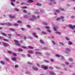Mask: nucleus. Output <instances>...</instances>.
Returning <instances> with one entry per match:
<instances>
[{
  "instance_id": "f257e3e1",
  "label": "nucleus",
  "mask_w": 75,
  "mask_h": 75,
  "mask_svg": "<svg viewBox=\"0 0 75 75\" xmlns=\"http://www.w3.org/2000/svg\"><path fill=\"white\" fill-rule=\"evenodd\" d=\"M71 49L68 48H67L65 49V53L67 55L70 54V52L71 51Z\"/></svg>"
},
{
  "instance_id": "f03ea898",
  "label": "nucleus",
  "mask_w": 75,
  "mask_h": 75,
  "mask_svg": "<svg viewBox=\"0 0 75 75\" xmlns=\"http://www.w3.org/2000/svg\"><path fill=\"white\" fill-rule=\"evenodd\" d=\"M14 41L15 42H16L15 44L16 45H17L18 46H20L21 45L20 43H18V41L16 40H14Z\"/></svg>"
},
{
  "instance_id": "7ed1b4c3",
  "label": "nucleus",
  "mask_w": 75,
  "mask_h": 75,
  "mask_svg": "<svg viewBox=\"0 0 75 75\" xmlns=\"http://www.w3.org/2000/svg\"><path fill=\"white\" fill-rule=\"evenodd\" d=\"M3 45L5 47H7L10 46V45H9V44H8L4 42L3 43Z\"/></svg>"
},
{
  "instance_id": "20e7f679",
  "label": "nucleus",
  "mask_w": 75,
  "mask_h": 75,
  "mask_svg": "<svg viewBox=\"0 0 75 75\" xmlns=\"http://www.w3.org/2000/svg\"><path fill=\"white\" fill-rule=\"evenodd\" d=\"M69 27H70V28H72V30H74V28H75V25L72 26V25L71 24H70L69 25Z\"/></svg>"
},
{
  "instance_id": "39448f33",
  "label": "nucleus",
  "mask_w": 75,
  "mask_h": 75,
  "mask_svg": "<svg viewBox=\"0 0 75 75\" xmlns=\"http://www.w3.org/2000/svg\"><path fill=\"white\" fill-rule=\"evenodd\" d=\"M41 67L42 68H43L45 70H47V69H48V67L45 66L44 65H42L41 66Z\"/></svg>"
},
{
  "instance_id": "423d86ee",
  "label": "nucleus",
  "mask_w": 75,
  "mask_h": 75,
  "mask_svg": "<svg viewBox=\"0 0 75 75\" xmlns=\"http://www.w3.org/2000/svg\"><path fill=\"white\" fill-rule=\"evenodd\" d=\"M33 35L34 37L35 38H38V36L37 35V33H33Z\"/></svg>"
},
{
  "instance_id": "0eeeda50",
  "label": "nucleus",
  "mask_w": 75,
  "mask_h": 75,
  "mask_svg": "<svg viewBox=\"0 0 75 75\" xmlns=\"http://www.w3.org/2000/svg\"><path fill=\"white\" fill-rule=\"evenodd\" d=\"M6 25H7L8 26H11V25H12V23L9 22H8L7 23H6Z\"/></svg>"
},
{
  "instance_id": "6e6552de",
  "label": "nucleus",
  "mask_w": 75,
  "mask_h": 75,
  "mask_svg": "<svg viewBox=\"0 0 75 75\" xmlns=\"http://www.w3.org/2000/svg\"><path fill=\"white\" fill-rule=\"evenodd\" d=\"M33 69L34 71H38V69L37 67H33Z\"/></svg>"
},
{
  "instance_id": "1a4fd4ad",
  "label": "nucleus",
  "mask_w": 75,
  "mask_h": 75,
  "mask_svg": "<svg viewBox=\"0 0 75 75\" xmlns=\"http://www.w3.org/2000/svg\"><path fill=\"white\" fill-rule=\"evenodd\" d=\"M7 35L9 36V39H11V37L12 36V35L10 34H8Z\"/></svg>"
},
{
  "instance_id": "9d476101",
  "label": "nucleus",
  "mask_w": 75,
  "mask_h": 75,
  "mask_svg": "<svg viewBox=\"0 0 75 75\" xmlns=\"http://www.w3.org/2000/svg\"><path fill=\"white\" fill-rule=\"evenodd\" d=\"M11 59L13 61H17V59L16 57H12L11 58Z\"/></svg>"
},
{
  "instance_id": "9b49d317",
  "label": "nucleus",
  "mask_w": 75,
  "mask_h": 75,
  "mask_svg": "<svg viewBox=\"0 0 75 75\" xmlns=\"http://www.w3.org/2000/svg\"><path fill=\"white\" fill-rule=\"evenodd\" d=\"M35 54L37 55H42V53H40L38 52H36Z\"/></svg>"
},
{
  "instance_id": "f8f14e48",
  "label": "nucleus",
  "mask_w": 75,
  "mask_h": 75,
  "mask_svg": "<svg viewBox=\"0 0 75 75\" xmlns=\"http://www.w3.org/2000/svg\"><path fill=\"white\" fill-rule=\"evenodd\" d=\"M33 2H34V1L33 0H29L27 1V3H33Z\"/></svg>"
},
{
  "instance_id": "ddd939ff",
  "label": "nucleus",
  "mask_w": 75,
  "mask_h": 75,
  "mask_svg": "<svg viewBox=\"0 0 75 75\" xmlns=\"http://www.w3.org/2000/svg\"><path fill=\"white\" fill-rule=\"evenodd\" d=\"M50 74L51 75H55V74L52 71H50Z\"/></svg>"
},
{
  "instance_id": "4468645a",
  "label": "nucleus",
  "mask_w": 75,
  "mask_h": 75,
  "mask_svg": "<svg viewBox=\"0 0 75 75\" xmlns=\"http://www.w3.org/2000/svg\"><path fill=\"white\" fill-rule=\"evenodd\" d=\"M10 30L12 31H16V30L12 28H10Z\"/></svg>"
},
{
  "instance_id": "2eb2a0df",
  "label": "nucleus",
  "mask_w": 75,
  "mask_h": 75,
  "mask_svg": "<svg viewBox=\"0 0 75 75\" xmlns=\"http://www.w3.org/2000/svg\"><path fill=\"white\" fill-rule=\"evenodd\" d=\"M28 52L29 54H33V51H32L31 50L28 51Z\"/></svg>"
},
{
  "instance_id": "dca6fc26",
  "label": "nucleus",
  "mask_w": 75,
  "mask_h": 75,
  "mask_svg": "<svg viewBox=\"0 0 75 75\" xmlns=\"http://www.w3.org/2000/svg\"><path fill=\"white\" fill-rule=\"evenodd\" d=\"M40 43H41V44H44L45 43V42H44V41L41 40H40Z\"/></svg>"
},
{
  "instance_id": "f3484780",
  "label": "nucleus",
  "mask_w": 75,
  "mask_h": 75,
  "mask_svg": "<svg viewBox=\"0 0 75 75\" xmlns=\"http://www.w3.org/2000/svg\"><path fill=\"white\" fill-rule=\"evenodd\" d=\"M72 44H73V43H72V42L70 41H69L68 42V44L69 45H72Z\"/></svg>"
},
{
  "instance_id": "a211bd4d",
  "label": "nucleus",
  "mask_w": 75,
  "mask_h": 75,
  "mask_svg": "<svg viewBox=\"0 0 75 75\" xmlns=\"http://www.w3.org/2000/svg\"><path fill=\"white\" fill-rule=\"evenodd\" d=\"M13 25L14 26H15L16 27H17V26H18L19 25L18 24L16 23H15L14 24H13Z\"/></svg>"
},
{
  "instance_id": "6ab92c4d",
  "label": "nucleus",
  "mask_w": 75,
  "mask_h": 75,
  "mask_svg": "<svg viewBox=\"0 0 75 75\" xmlns=\"http://www.w3.org/2000/svg\"><path fill=\"white\" fill-rule=\"evenodd\" d=\"M42 33L44 34V35H47V33L46 32H44V31L42 32Z\"/></svg>"
},
{
  "instance_id": "aec40b11",
  "label": "nucleus",
  "mask_w": 75,
  "mask_h": 75,
  "mask_svg": "<svg viewBox=\"0 0 75 75\" xmlns=\"http://www.w3.org/2000/svg\"><path fill=\"white\" fill-rule=\"evenodd\" d=\"M0 25H6V23H1Z\"/></svg>"
},
{
  "instance_id": "412c9836",
  "label": "nucleus",
  "mask_w": 75,
  "mask_h": 75,
  "mask_svg": "<svg viewBox=\"0 0 75 75\" xmlns=\"http://www.w3.org/2000/svg\"><path fill=\"white\" fill-rule=\"evenodd\" d=\"M18 51H19L20 52H22L23 51V49H21V48H19L18 49Z\"/></svg>"
},
{
  "instance_id": "4be33fe9",
  "label": "nucleus",
  "mask_w": 75,
  "mask_h": 75,
  "mask_svg": "<svg viewBox=\"0 0 75 75\" xmlns=\"http://www.w3.org/2000/svg\"><path fill=\"white\" fill-rule=\"evenodd\" d=\"M17 23H19V24H20L21 23H22V21H21L19 20V21H17Z\"/></svg>"
},
{
  "instance_id": "5701e85b",
  "label": "nucleus",
  "mask_w": 75,
  "mask_h": 75,
  "mask_svg": "<svg viewBox=\"0 0 75 75\" xmlns=\"http://www.w3.org/2000/svg\"><path fill=\"white\" fill-rule=\"evenodd\" d=\"M2 34L3 35H4V36H7V34L4 33H2Z\"/></svg>"
},
{
  "instance_id": "b1692460",
  "label": "nucleus",
  "mask_w": 75,
  "mask_h": 75,
  "mask_svg": "<svg viewBox=\"0 0 75 75\" xmlns=\"http://www.w3.org/2000/svg\"><path fill=\"white\" fill-rule=\"evenodd\" d=\"M29 20L31 21H34V20L33 18H30L29 19Z\"/></svg>"
},
{
  "instance_id": "393cba45",
  "label": "nucleus",
  "mask_w": 75,
  "mask_h": 75,
  "mask_svg": "<svg viewBox=\"0 0 75 75\" xmlns=\"http://www.w3.org/2000/svg\"><path fill=\"white\" fill-rule=\"evenodd\" d=\"M44 62H46V63H49V61L48 60H44Z\"/></svg>"
},
{
  "instance_id": "a878e982",
  "label": "nucleus",
  "mask_w": 75,
  "mask_h": 75,
  "mask_svg": "<svg viewBox=\"0 0 75 75\" xmlns=\"http://www.w3.org/2000/svg\"><path fill=\"white\" fill-rule=\"evenodd\" d=\"M7 52L8 53V54H12V52H11V51H8Z\"/></svg>"
},
{
  "instance_id": "bb28decb",
  "label": "nucleus",
  "mask_w": 75,
  "mask_h": 75,
  "mask_svg": "<svg viewBox=\"0 0 75 75\" xmlns=\"http://www.w3.org/2000/svg\"><path fill=\"white\" fill-rule=\"evenodd\" d=\"M43 24H44V25H48V23L46 22H44L43 23Z\"/></svg>"
},
{
  "instance_id": "cd10ccee",
  "label": "nucleus",
  "mask_w": 75,
  "mask_h": 75,
  "mask_svg": "<svg viewBox=\"0 0 75 75\" xmlns=\"http://www.w3.org/2000/svg\"><path fill=\"white\" fill-rule=\"evenodd\" d=\"M54 31H57V27H54Z\"/></svg>"
},
{
  "instance_id": "c85d7f7f",
  "label": "nucleus",
  "mask_w": 75,
  "mask_h": 75,
  "mask_svg": "<svg viewBox=\"0 0 75 75\" xmlns=\"http://www.w3.org/2000/svg\"><path fill=\"white\" fill-rule=\"evenodd\" d=\"M61 57V58H62V59H64L65 58H64V57H63V56L62 55H61L60 57Z\"/></svg>"
},
{
  "instance_id": "c756f323",
  "label": "nucleus",
  "mask_w": 75,
  "mask_h": 75,
  "mask_svg": "<svg viewBox=\"0 0 75 75\" xmlns=\"http://www.w3.org/2000/svg\"><path fill=\"white\" fill-rule=\"evenodd\" d=\"M56 13H59V12H60V10H56Z\"/></svg>"
},
{
  "instance_id": "7c9ffc66",
  "label": "nucleus",
  "mask_w": 75,
  "mask_h": 75,
  "mask_svg": "<svg viewBox=\"0 0 75 75\" xmlns=\"http://www.w3.org/2000/svg\"><path fill=\"white\" fill-rule=\"evenodd\" d=\"M18 65L17 64H16L15 65V68H18Z\"/></svg>"
},
{
  "instance_id": "2f4dec72",
  "label": "nucleus",
  "mask_w": 75,
  "mask_h": 75,
  "mask_svg": "<svg viewBox=\"0 0 75 75\" xmlns=\"http://www.w3.org/2000/svg\"><path fill=\"white\" fill-rule=\"evenodd\" d=\"M52 42L54 44V45H55V44H56L55 42L53 40L52 41Z\"/></svg>"
},
{
  "instance_id": "473e14b6",
  "label": "nucleus",
  "mask_w": 75,
  "mask_h": 75,
  "mask_svg": "<svg viewBox=\"0 0 75 75\" xmlns=\"http://www.w3.org/2000/svg\"><path fill=\"white\" fill-rule=\"evenodd\" d=\"M33 18L34 19H37V17L34 15L33 16Z\"/></svg>"
},
{
  "instance_id": "72a5a7b5",
  "label": "nucleus",
  "mask_w": 75,
  "mask_h": 75,
  "mask_svg": "<svg viewBox=\"0 0 75 75\" xmlns=\"http://www.w3.org/2000/svg\"><path fill=\"white\" fill-rule=\"evenodd\" d=\"M28 48H30V49H33L34 48V47H33L31 46H29Z\"/></svg>"
},
{
  "instance_id": "f704fd0d",
  "label": "nucleus",
  "mask_w": 75,
  "mask_h": 75,
  "mask_svg": "<svg viewBox=\"0 0 75 75\" xmlns=\"http://www.w3.org/2000/svg\"><path fill=\"white\" fill-rule=\"evenodd\" d=\"M49 69H51V70H52V69H54V68L52 67H49Z\"/></svg>"
},
{
  "instance_id": "c9c22d12",
  "label": "nucleus",
  "mask_w": 75,
  "mask_h": 75,
  "mask_svg": "<svg viewBox=\"0 0 75 75\" xmlns=\"http://www.w3.org/2000/svg\"><path fill=\"white\" fill-rule=\"evenodd\" d=\"M15 18V16H10V18Z\"/></svg>"
},
{
  "instance_id": "e433bc0d",
  "label": "nucleus",
  "mask_w": 75,
  "mask_h": 75,
  "mask_svg": "<svg viewBox=\"0 0 75 75\" xmlns=\"http://www.w3.org/2000/svg\"><path fill=\"white\" fill-rule=\"evenodd\" d=\"M37 5L38 6H41V4L38 3L37 4Z\"/></svg>"
},
{
  "instance_id": "4c0bfd02",
  "label": "nucleus",
  "mask_w": 75,
  "mask_h": 75,
  "mask_svg": "<svg viewBox=\"0 0 75 75\" xmlns=\"http://www.w3.org/2000/svg\"><path fill=\"white\" fill-rule=\"evenodd\" d=\"M47 31L48 32V33H51V30L49 29H47Z\"/></svg>"
},
{
  "instance_id": "58836bf2",
  "label": "nucleus",
  "mask_w": 75,
  "mask_h": 75,
  "mask_svg": "<svg viewBox=\"0 0 75 75\" xmlns=\"http://www.w3.org/2000/svg\"><path fill=\"white\" fill-rule=\"evenodd\" d=\"M1 64H2V65H4V64H5V63H4V62L2 61H1Z\"/></svg>"
},
{
  "instance_id": "ea45409f",
  "label": "nucleus",
  "mask_w": 75,
  "mask_h": 75,
  "mask_svg": "<svg viewBox=\"0 0 75 75\" xmlns=\"http://www.w3.org/2000/svg\"><path fill=\"white\" fill-rule=\"evenodd\" d=\"M69 60L70 61H74L73 60H72V59L71 58H69Z\"/></svg>"
},
{
  "instance_id": "a19ab883",
  "label": "nucleus",
  "mask_w": 75,
  "mask_h": 75,
  "mask_svg": "<svg viewBox=\"0 0 75 75\" xmlns=\"http://www.w3.org/2000/svg\"><path fill=\"white\" fill-rule=\"evenodd\" d=\"M12 54L15 56H17V54L15 53H13Z\"/></svg>"
},
{
  "instance_id": "79ce46f5",
  "label": "nucleus",
  "mask_w": 75,
  "mask_h": 75,
  "mask_svg": "<svg viewBox=\"0 0 75 75\" xmlns=\"http://www.w3.org/2000/svg\"><path fill=\"white\" fill-rule=\"evenodd\" d=\"M59 44H60V45H61L63 46L64 45V44L63 43H61V42H59Z\"/></svg>"
},
{
  "instance_id": "37998d69",
  "label": "nucleus",
  "mask_w": 75,
  "mask_h": 75,
  "mask_svg": "<svg viewBox=\"0 0 75 75\" xmlns=\"http://www.w3.org/2000/svg\"><path fill=\"white\" fill-rule=\"evenodd\" d=\"M56 34H59L60 35H61V33L60 32H56Z\"/></svg>"
},
{
  "instance_id": "c03bdc74",
  "label": "nucleus",
  "mask_w": 75,
  "mask_h": 75,
  "mask_svg": "<svg viewBox=\"0 0 75 75\" xmlns=\"http://www.w3.org/2000/svg\"><path fill=\"white\" fill-rule=\"evenodd\" d=\"M22 48H24V49H27V47L24 46H22Z\"/></svg>"
},
{
  "instance_id": "a18cd8bd",
  "label": "nucleus",
  "mask_w": 75,
  "mask_h": 75,
  "mask_svg": "<svg viewBox=\"0 0 75 75\" xmlns=\"http://www.w3.org/2000/svg\"><path fill=\"white\" fill-rule=\"evenodd\" d=\"M56 56L57 57H60L61 55H59L58 54H56Z\"/></svg>"
},
{
  "instance_id": "49530a36",
  "label": "nucleus",
  "mask_w": 75,
  "mask_h": 75,
  "mask_svg": "<svg viewBox=\"0 0 75 75\" xmlns=\"http://www.w3.org/2000/svg\"><path fill=\"white\" fill-rule=\"evenodd\" d=\"M30 71H26L25 72V73L26 74H30Z\"/></svg>"
},
{
  "instance_id": "de8ad7c7",
  "label": "nucleus",
  "mask_w": 75,
  "mask_h": 75,
  "mask_svg": "<svg viewBox=\"0 0 75 75\" xmlns=\"http://www.w3.org/2000/svg\"><path fill=\"white\" fill-rule=\"evenodd\" d=\"M4 41H7V42L8 41V40L7 39H4Z\"/></svg>"
},
{
  "instance_id": "09e8293b",
  "label": "nucleus",
  "mask_w": 75,
  "mask_h": 75,
  "mask_svg": "<svg viewBox=\"0 0 75 75\" xmlns=\"http://www.w3.org/2000/svg\"><path fill=\"white\" fill-rule=\"evenodd\" d=\"M64 18V16H61L60 17V19H63V18Z\"/></svg>"
},
{
  "instance_id": "8fccbe9b",
  "label": "nucleus",
  "mask_w": 75,
  "mask_h": 75,
  "mask_svg": "<svg viewBox=\"0 0 75 75\" xmlns=\"http://www.w3.org/2000/svg\"><path fill=\"white\" fill-rule=\"evenodd\" d=\"M50 61L51 62H54V60L52 59H51Z\"/></svg>"
},
{
  "instance_id": "3c124183",
  "label": "nucleus",
  "mask_w": 75,
  "mask_h": 75,
  "mask_svg": "<svg viewBox=\"0 0 75 75\" xmlns=\"http://www.w3.org/2000/svg\"><path fill=\"white\" fill-rule=\"evenodd\" d=\"M27 27L28 28H31V26L29 25H27Z\"/></svg>"
},
{
  "instance_id": "603ef678",
  "label": "nucleus",
  "mask_w": 75,
  "mask_h": 75,
  "mask_svg": "<svg viewBox=\"0 0 75 75\" xmlns=\"http://www.w3.org/2000/svg\"><path fill=\"white\" fill-rule=\"evenodd\" d=\"M71 18H73V19L75 18V16H71Z\"/></svg>"
},
{
  "instance_id": "864d4df0",
  "label": "nucleus",
  "mask_w": 75,
  "mask_h": 75,
  "mask_svg": "<svg viewBox=\"0 0 75 75\" xmlns=\"http://www.w3.org/2000/svg\"><path fill=\"white\" fill-rule=\"evenodd\" d=\"M21 30L23 31H24L25 30V29H24V28H21Z\"/></svg>"
},
{
  "instance_id": "5fc2aeb1",
  "label": "nucleus",
  "mask_w": 75,
  "mask_h": 75,
  "mask_svg": "<svg viewBox=\"0 0 75 75\" xmlns=\"http://www.w3.org/2000/svg\"><path fill=\"white\" fill-rule=\"evenodd\" d=\"M57 21H59V20H61V19H60V18H57Z\"/></svg>"
},
{
  "instance_id": "6e6d98bb",
  "label": "nucleus",
  "mask_w": 75,
  "mask_h": 75,
  "mask_svg": "<svg viewBox=\"0 0 75 75\" xmlns=\"http://www.w3.org/2000/svg\"><path fill=\"white\" fill-rule=\"evenodd\" d=\"M60 10H61V11H64V8H59Z\"/></svg>"
},
{
  "instance_id": "4d7b16f0",
  "label": "nucleus",
  "mask_w": 75,
  "mask_h": 75,
  "mask_svg": "<svg viewBox=\"0 0 75 75\" xmlns=\"http://www.w3.org/2000/svg\"><path fill=\"white\" fill-rule=\"evenodd\" d=\"M9 60V59H8V58H5V60H6V61H8Z\"/></svg>"
},
{
  "instance_id": "13d9d810",
  "label": "nucleus",
  "mask_w": 75,
  "mask_h": 75,
  "mask_svg": "<svg viewBox=\"0 0 75 75\" xmlns=\"http://www.w3.org/2000/svg\"><path fill=\"white\" fill-rule=\"evenodd\" d=\"M22 8H27V6H23L22 7Z\"/></svg>"
},
{
  "instance_id": "bf43d9fd",
  "label": "nucleus",
  "mask_w": 75,
  "mask_h": 75,
  "mask_svg": "<svg viewBox=\"0 0 75 75\" xmlns=\"http://www.w3.org/2000/svg\"><path fill=\"white\" fill-rule=\"evenodd\" d=\"M40 12L41 13H44V11H43V10H41Z\"/></svg>"
},
{
  "instance_id": "052dcab7",
  "label": "nucleus",
  "mask_w": 75,
  "mask_h": 75,
  "mask_svg": "<svg viewBox=\"0 0 75 75\" xmlns=\"http://www.w3.org/2000/svg\"><path fill=\"white\" fill-rule=\"evenodd\" d=\"M65 38H66L67 40V41H68V40H69V38H68V37H66Z\"/></svg>"
},
{
  "instance_id": "680f3d73",
  "label": "nucleus",
  "mask_w": 75,
  "mask_h": 75,
  "mask_svg": "<svg viewBox=\"0 0 75 75\" xmlns=\"http://www.w3.org/2000/svg\"><path fill=\"white\" fill-rule=\"evenodd\" d=\"M64 70L66 71H68V70L66 68H64Z\"/></svg>"
},
{
  "instance_id": "e2e57ef3",
  "label": "nucleus",
  "mask_w": 75,
  "mask_h": 75,
  "mask_svg": "<svg viewBox=\"0 0 75 75\" xmlns=\"http://www.w3.org/2000/svg\"><path fill=\"white\" fill-rule=\"evenodd\" d=\"M22 57H25V54H22Z\"/></svg>"
},
{
  "instance_id": "0e129e2a",
  "label": "nucleus",
  "mask_w": 75,
  "mask_h": 75,
  "mask_svg": "<svg viewBox=\"0 0 75 75\" xmlns=\"http://www.w3.org/2000/svg\"><path fill=\"white\" fill-rule=\"evenodd\" d=\"M70 1L73 2H75V0H70Z\"/></svg>"
},
{
  "instance_id": "69168bd1",
  "label": "nucleus",
  "mask_w": 75,
  "mask_h": 75,
  "mask_svg": "<svg viewBox=\"0 0 75 75\" xmlns=\"http://www.w3.org/2000/svg\"><path fill=\"white\" fill-rule=\"evenodd\" d=\"M15 10H16V11H19V10L17 8H15Z\"/></svg>"
},
{
  "instance_id": "338daca9",
  "label": "nucleus",
  "mask_w": 75,
  "mask_h": 75,
  "mask_svg": "<svg viewBox=\"0 0 75 75\" xmlns=\"http://www.w3.org/2000/svg\"><path fill=\"white\" fill-rule=\"evenodd\" d=\"M28 57H31V55H30V54H28Z\"/></svg>"
},
{
  "instance_id": "774afa93",
  "label": "nucleus",
  "mask_w": 75,
  "mask_h": 75,
  "mask_svg": "<svg viewBox=\"0 0 75 75\" xmlns=\"http://www.w3.org/2000/svg\"><path fill=\"white\" fill-rule=\"evenodd\" d=\"M4 38V37L3 36H0V39H2Z\"/></svg>"
}]
</instances>
